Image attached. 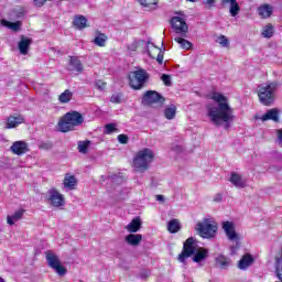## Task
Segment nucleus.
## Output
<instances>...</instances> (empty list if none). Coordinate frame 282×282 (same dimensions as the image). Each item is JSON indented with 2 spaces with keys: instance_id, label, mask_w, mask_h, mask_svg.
Instances as JSON below:
<instances>
[{
  "instance_id": "nucleus-33",
  "label": "nucleus",
  "mask_w": 282,
  "mask_h": 282,
  "mask_svg": "<svg viewBox=\"0 0 282 282\" xmlns=\"http://www.w3.org/2000/svg\"><path fill=\"white\" fill-rule=\"evenodd\" d=\"M174 41L181 45L182 50H191L193 47V43H191V41L186 40L184 36H176L174 37Z\"/></svg>"
},
{
  "instance_id": "nucleus-29",
  "label": "nucleus",
  "mask_w": 282,
  "mask_h": 282,
  "mask_svg": "<svg viewBox=\"0 0 282 282\" xmlns=\"http://www.w3.org/2000/svg\"><path fill=\"white\" fill-rule=\"evenodd\" d=\"M167 230L171 232V235H175L176 232H180L182 230V226L180 225V220L172 219L167 223Z\"/></svg>"
},
{
  "instance_id": "nucleus-37",
  "label": "nucleus",
  "mask_w": 282,
  "mask_h": 282,
  "mask_svg": "<svg viewBox=\"0 0 282 282\" xmlns=\"http://www.w3.org/2000/svg\"><path fill=\"white\" fill-rule=\"evenodd\" d=\"M94 43L95 45H98V47H105L107 43V35H105V33H98L94 39Z\"/></svg>"
},
{
  "instance_id": "nucleus-3",
  "label": "nucleus",
  "mask_w": 282,
  "mask_h": 282,
  "mask_svg": "<svg viewBox=\"0 0 282 282\" xmlns=\"http://www.w3.org/2000/svg\"><path fill=\"white\" fill-rule=\"evenodd\" d=\"M149 80H151V74L142 67H135L134 70L128 73V85L134 91L144 89L149 85Z\"/></svg>"
},
{
  "instance_id": "nucleus-48",
  "label": "nucleus",
  "mask_w": 282,
  "mask_h": 282,
  "mask_svg": "<svg viewBox=\"0 0 282 282\" xmlns=\"http://www.w3.org/2000/svg\"><path fill=\"white\" fill-rule=\"evenodd\" d=\"M33 3L37 8H43V6H45V3H47V1L46 0H33Z\"/></svg>"
},
{
  "instance_id": "nucleus-19",
  "label": "nucleus",
  "mask_w": 282,
  "mask_h": 282,
  "mask_svg": "<svg viewBox=\"0 0 282 282\" xmlns=\"http://www.w3.org/2000/svg\"><path fill=\"white\" fill-rule=\"evenodd\" d=\"M126 243L128 246H133L134 248H138L140 243H142V235L140 234H129L124 237Z\"/></svg>"
},
{
  "instance_id": "nucleus-41",
  "label": "nucleus",
  "mask_w": 282,
  "mask_h": 282,
  "mask_svg": "<svg viewBox=\"0 0 282 282\" xmlns=\"http://www.w3.org/2000/svg\"><path fill=\"white\" fill-rule=\"evenodd\" d=\"M219 41V45H221V47H229L230 46V41H228V37H226V35H220L218 37Z\"/></svg>"
},
{
  "instance_id": "nucleus-38",
  "label": "nucleus",
  "mask_w": 282,
  "mask_h": 282,
  "mask_svg": "<svg viewBox=\"0 0 282 282\" xmlns=\"http://www.w3.org/2000/svg\"><path fill=\"white\" fill-rule=\"evenodd\" d=\"M91 144V141L86 140V141H79L77 149L80 153H87V151H89V145Z\"/></svg>"
},
{
  "instance_id": "nucleus-44",
  "label": "nucleus",
  "mask_w": 282,
  "mask_h": 282,
  "mask_svg": "<svg viewBox=\"0 0 282 282\" xmlns=\"http://www.w3.org/2000/svg\"><path fill=\"white\" fill-rule=\"evenodd\" d=\"M52 147H53L52 142L47 141V142L40 143L39 149H42L44 151H50Z\"/></svg>"
},
{
  "instance_id": "nucleus-27",
  "label": "nucleus",
  "mask_w": 282,
  "mask_h": 282,
  "mask_svg": "<svg viewBox=\"0 0 282 282\" xmlns=\"http://www.w3.org/2000/svg\"><path fill=\"white\" fill-rule=\"evenodd\" d=\"M23 215H25V209L17 210L12 216L7 217V224H9V226H14V221L23 219Z\"/></svg>"
},
{
  "instance_id": "nucleus-24",
  "label": "nucleus",
  "mask_w": 282,
  "mask_h": 282,
  "mask_svg": "<svg viewBox=\"0 0 282 282\" xmlns=\"http://www.w3.org/2000/svg\"><path fill=\"white\" fill-rule=\"evenodd\" d=\"M205 259H208V249L206 248H198L196 249L193 261L194 263H202Z\"/></svg>"
},
{
  "instance_id": "nucleus-14",
  "label": "nucleus",
  "mask_w": 282,
  "mask_h": 282,
  "mask_svg": "<svg viewBox=\"0 0 282 282\" xmlns=\"http://www.w3.org/2000/svg\"><path fill=\"white\" fill-rule=\"evenodd\" d=\"M223 230H225V234L229 241H238L239 235H237V231L235 230V223L228 220L224 221Z\"/></svg>"
},
{
  "instance_id": "nucleus-1",
  "label": "nucleus",
  "mask_w": 282,
  "mask_h": 282,
  "mask_svg": "<svg viewBox=\"0 0 282 282\" xmlns=\"http://www.w3.org/2000/svg\"><path fill=\"white\" fill-rule=\"evenodd\" d=\"M213 100L218 104V107L208 106L207 116L216 127H219L221 122H231V120H235L232 108L230 107V104H228V97L215 93L213 95Z\"/></svg>"
},
{
  "instance_id": "nucleus-8",
  "label": "nucleus",
  "mask_w": 282,
  "mask_h": 282,
  "mask_svg": "<svg viewBox=\"0 0 282 282\" xmlns=\"http://www.w3.org/2000/svg\"><path fill=\"white\" fill-rule=\"evenodd\" d=\"M195 246H197V240L193 237H189L184 241L183 250L178 254V258H177L180 263H186V259H188V258L193 257V254H195V252L197 250V248Z\"/></svg>"
},
{
  "instance_id": "nucleus-31",
  "label": "nucleus",
  "mask_w": 282,
  "mask_h": 282,
  "mask_svg": "<svg viewBox=\"0 0 282 282\" xmlns=\"http://www.w3.org/2000/svg\"><path fill=\"white\" fill-rule=\"evenodd\" d=\"M72 98H74V93H72L69 89H66L58 96V101L62 105H67Z\"/></svg>"
},
{
  "instance_id": "nucleus-10",
  "label": "nucleus",
  "mask_w": 282,
  "mask_h": 282,
  "mask_svg": "<svg viewBox=\"0 0 282 282\" xmlns=\"http://www.w3.org/2000/svg\"><path fill=\"white\" fill-rule=\"evenodd\" d=\"M171 25L176 34L181 36H188V24H186V20L180 17H173L171 19Z\"/></svg>"
},
{
  "instance_id": "nucleus-53",
  "label": "nucleus",
  "mask_w": 282,
  "mask_h": 282,
  "mask_svg": "<svg viewBox=\"0 0 282 282\" xmlns=\"http://www.w3.org/2000/svg\"><path fill=\"white\" fill-rule=\"evenodd\" d=\"M187 1H189L191 3H195L197 0H187Z\"/></svg>"
},
{
  "instance_id": "nucleus-46",
  "label": "nucleus",
  "mask_w": 282,
  "mask_h": 282,
  "mask_svg": "<svg viewBox=\"0 0 282 282\" xmlns=\"http://www.w3.org/2000/svg\"><path fill=\"white\" fill-rule=\"evenodd\" d=\"M139 44L138 42H132L130 45H128L129 52H138Z\"/></svg>"
},
{
  "instance_id": "nucleus-40",
  "label": "nucleus",
  "mask_w": 282,
  "mask_h": 282,
  "mask_svg": "<svg viewBox=\"0 0 282 282\" xmlns=\"http://www.w3.org/2000/svg\"><path fill=\"white\" fill-rule=\"evenodd\" d=\"M118 128H116V123H107L105 126L106 135H111V133H118Z\"/></svg>"
},
{
  "instance_id": "nucleus-16",
  "label": "nucleus",
  "mask_w": 282,
  "mask_h": 282,
  "mask_svg": "<svg viewBox=\"0 0 282 282\" xmlns=\"http://www.w3.org/2000/svg\"><path fill=\"white\" fill-rule=\"evenodd\" d=\"M10 149L14 155H25V153L30 151V148L25 141H15Z\"/></svg>"
},
{
  "instance_id": "nucleus-20",
  "label": "nucleus",
  "mask_w": 282,
  "mask_h": 282,
  "mask_svg": "<svg viewBox=\"0 0 282 282\" xmlns=\"http://www.w3.org/2000/svg\"><path fill=\"white\" fill-rule=\"evenodd\" d=\"M279 113L281 112L276 108L269 109L264 115H262L261 120L262 122H268V120L279 122Z\"/></svg>"
},
{
  "instance_id": "nucleus-47",
  "label": "nucleus",
  "mask_w": 282,
  "mask_h": 282,
  "mask_svg": "<svg viewBox=\"0 0 282 282\" xmlns=\"http://www.w3.org/2000/svg\"><path fill=\"white\" fill-rule=\"evenodd\" d=\"M96 87H98V89H105L107 87V84L105 82H102V79H98L96 82Z\"/></svg>"
},
{
  "instance_id": "nucleus-36",
  "label": "nucleus",
  "mask_w": 282,
  "mask_h": 282,
  "mask_svg": "<svg viewBox=\"0 0 282 282\" xmlns=\"http://www.w3.org/2000/svg\"><path fill=\"white\" fill-rule=\"evenodd\" d=\"M140 6L148 8L149 10H155L160 0H138Z\"/></svg>"
},
{
  "instance_id": "nucleus-22",
  "label": "nucleus",
  "mask_w": 282,
  "mask_h": 282,
  "mask_svg": "<svg viewBox=\"0 0 282 282\" xmlns=\"http://www.w3.org/2000/svg\"><path fill=\"white\" fill-rule=\"evenodd\" d=\"M25 119H23V116H9L7 119V129H15L18 124H23Z\"/></svg>"
},
{
  "instance_id": "nucleus-12",
  "label": "nucleus",
  "mask_w": 282,
  "mask_h": 282,
  "mask_svg": "<svg viewBox=\"0 0 282 282\" xmlns=\"http://www.w3.org/2000/svg\"><path fill=\"white\" fill-rule=\"evenodd\" d=\"M85 67L78 56H69L67 70L72 74H83Z\"/></svg>"
},
{
  "instance_id": "nucleus-5",
  "label": "nucleus",
  "mask_w": 282,
  "mask_h": 282,
  "mask_svg": "<svg viewBox=\"0 0 282 282\" xmlns=\"http://www.w3.org/2000/svg\"><path fill=\"white\" fill-rule=\"evenodd\" d=\"M155 160V154L149 148H144L137 153L133 159V167L138 173H145L151 166V162Z\"/></svg>"
},
{
  "instance_id": "nucleus-15",
  "label": "nucleus",
  "mask_w": 282,
  "mask_h": 282,
  "mask_svg": "<svg viewBox=\"0 0 282 282\" xmlns=\"http://www.w3.org/2000/svg\"><path fill=\"white\" fill-rule=\"evenodd\" d=\"M229 182L235 186L236 188H246L248 186V181L241 176V174L237 172H232L229 177Z\"/></svg>"
},
{
  "instance_id": "nucleus-39",
  "label": "nucleus",
  "mask_w": 282,
  "mask_h": 282,
  "mask_svg": "<svg viewBox=\"0 0 282 282\" xmlns=\"http://www.w3.org/2000/svg\"><path fill=\"white\" fill-rule=\"evenodd\" d=\"M110 102L113 105H122V93H115L110 97Z\"/></svg>"
},
{
  "instance_id": "nucleus-7",
  "label": "nucleus",
  "mask_w": 282,
  "mask_h": 282,
  "mask_svg": "<svg viewBox=\"0 0 282 282\" xmlns=\"http://www.w3.org/2000/svg\"><path fill=\"white\" fill-rule=\"evenodd\" d=\"M45 254L48 268H52L58 276H65L67 274V269L61 263V258L52 252V250H47Z\"/></svg>"
},
{
  "instance_id": "nucleus-23",
  "label": "nucleus",
  "mask_w": 282,
  "mask_h": 282,
  "mask_svg": "<svg viewBox=\"0 0 282 282\" xmlns=\"http://www.w3.org/2000/svg\"><path fill=\"white\" fill-rule=\"evenodd\" d=\"M140 228H142V220L140 217L133 218L127 226L126 230L130 234L139 232Z\"/></svg>"
},
{
  "instance_id": "nucleus-18",
  "label": "nucleus",
  "mask_w": 282,
  "mask_h": 282,
  "mask_svg": "<svg viewBox=\"0 0 282 282\" xmlns=\"http://www.w3.org/2000/svg\"><path fill=\"white\" fill-rule=\"evenodd\" d=\"M223 6H230L229 7V14L231 17H237L239 12H241V7H239V2L237 0H220Z\"/></svg>"
},
{
  "instance_id": "nucleus-28",
  "label": "nucleus",
  "mask_w": 282,
  "mask_h": 282,
  "mask_svg": "<svg viewBox=\"0 0 282 282\" xmlns=\"http://www.w3.org/2000/svg\"><path fill=\"white\" fill-rule=\"evenodd\" d=\"M1 23L2 25H4V28H9V30H12V32H19L21 30V26L23 25L21 21L10 22L8 20H2Z\"/></svg>"
},
{
  "instance_id": "nucleus-9",
  "label": "nucleus",
  "mask_w": 282,
  "mask_h": 282,
  "mask_svg": "<svg viewBox=\"0 0 282 282\" xmlns=\"http://www.w3.org/2000/svg\"><path fill=\"white\" fill-rule=\"evenodd\" d=\"M142 102L143 105H148V107H153V105L162 107L166 102V98L155 90H147L143 94Z\"/></svg>"
},
{
  "instance_id": "nucleus-25",
  "label": "nucleus",
  "mask_w": 282,
  "mask_h": 282,
  "mask_svg": "<svg viewBox=\"0 0 282 282\" xmlns=\"http://www.w3.org/2000/svg\"><path fill=\"white\" fill-rule=\"evenodd\" d=\"M272 7L270 4H263L258 8V14L261 19H270L272 17Z\"/></svg>"
},
{
  "instance_id": "nucleus-17",
  "label": "nucleus",
  "mask_w": 282,
  "mask_h": 282,
  "mask_svg": "<svg viewBox=\"0 0 282 282\" xmlns=\"http://www.w3.org/2000/svg\"><path fill=\"white\" fill-rule=\"evenodd\" d=\"M31 45L32 39L25 37V35H21L20 42L18 43V50L20 51V54H22V56H28V52Z\"/></svg>"
},
{
  "instance_id": "nucleus-26",
  "label": "nucleus",
  "mask_w": 282,
  "mask_h": 282,
  "mask_svg": "<svg viewBox=\"0 0 282 282\" xmlns=\"http://www.w3.org/2000/svg\"><path fill=\"white\" fill-rule=\"evenodd\" d=\"M73 26H75L76 30H85L87 28V18L85 15H76L73 21Z\"/></svg>"
},
{
  "instance_id": "nucleus-6",
  "label": "nucleus",
  "mask_w": 282,
  "mask_h": 282,
  "mask_svg": "<svg viewBox=\"0 0 282 282\" xmlns=\"http://www.w3.org/2000/svg\"><path fill=\"white\" fill-rule=\"evenodd\" d=\"M196 230L203 239H213L217 235V225L212 224L208 219H204V221L197 223Z\"/></svg>"
},
{
  "instance_id": "nucleus-34",
  "label": "nucleus",
  "mask_w": 282,
  "mask_h": 282,
  "mask_svg": "<svg viewBox=\"0 0 282 282\" xmlns=\"http://www.w3.org/2000/svg\"><path fill=\"white\" fill-rule=\"evenodd\" d=\"M176 113H177V107H175V105H170L164 110V116L166 120H173Z\"/></svg>"
},
{
  "instance_id": "nucleus-50",
  "label": "nucleus",
  "mask_w": 282,
  "mask_h": 282,
  "mask_svg": "<svg viewBox=\"0 0 282 282\" xmlns=\"http://www.w3.org/2000/svg\"><path fill=\"white\" fill-rule=\"evenodd\" d=\"M223 199H224V196H223L221 194H217V195L215 196V198H214V202H216V203L219 204V202H223Z\"/></svg>"
},
{
  "instance_id": "nucleus-32",
  "label": "nucleus",
  "mask_w": 282,
  "mask_h": 282,
  "mask_svg": "<svg viewBox=\"0 0 282 282\" xmlns=\"http://www.w3.org/2000/svg\"><path fill=\"white\" fill-rule=\"evenodd\" d=\"M76 184H77L76 176L66 174V176L64 177L65 188H69L70 191H74Z\"/></svg>"
},
{
  "instance_id": "nucleus-51",
  "label": "nucleus",
  "mask_w": 282,
  "mask_h": 282,
  "mask_svg": "<svg viewBox=\"0 0 282 282\" xmlns=\"http://www.w3.org/2000/svg\"><path fill=\"white\" fill-rule=\"evenodd\" d=\"M278 140L280 141V144L282 147V129L276 130Z\"/></svg>"
},
{
  "instance_id": "nucleus-52",
  "label": "nucleus",
  "mask_w": 282,
  "mask_h": 282,
  "mask_svg": "<svg viewBox=\"0 0 282 282\" xmlns=\"http://www.w3.org/2000/svg\"><path fill=\"white\" fill-rule=\"evenodd\" d=\"M156 200L158 202H164V196L163 195H156Z\"/></svg>"
},
{
  "instance_id": "nucleus-2",
  "label": "nucleus",
  "mask_w": 282,
  "mask_h": 282,
  "mask_svg": "<svg viewBox=\"0 0 282 282\" xmlns=\"http://www.w3.org/2000/svg\"><path fill=\"white\" fill-rule=\"evenodd\" d=\"M85 122V117L83 113L73 110L66 112L57 122V129L61 133H69V131H75L76 127H80Z\"/></svg>"
},
{
  "instance_id": "nucleus-49",
  "label": "nucleus",
  "mask_w": 282,
  "mask_h": 282,
  "mask_svg": "<svg viewBox=\"0 0 282 282\" xmlns=\"http://www.w3.org/2000/svg\"><path fill=\"white\" fill-rule=\"evenodd\" d=\"M17 19H21L22 17H25V9L21 8L15 12Z\"/></svg>"
},
{
  "instance_id": "nucleus-42",
  "label": "nucleus",
  "mask_w": 282,
  "mask_h": 282,
  "mask_svg": "<svg viewBox=\"0 0 282 282\" xmlns=\"http://www.w3.org/2000/svg\"><path fill=\"white\" fill-rule=\"evenodd\" d=\"M117 140H118L119 144H129V135H127V134H119L117 137Z\"/></svg>"
},
{
  "instance_id": "nucleus-13",
  "label": "nucleus",
  "mask_w": 282,
  "mask_h": 282,
  "mask_svg": "<svg viewBox=\"0 0 282 282\" xmlns=\"http://www.w3.org/2000/svg\"><path fill=\"white\" fill-rule=\"evenodd\" d=\"M148 54L150 58H153L159 63V65H162L164 63V51H162L160 47L155 46L154 44H150L148 46Z\"/></svg>"
},
{
  "instance_id": "nucleus-35",
  "label": "nucleus",
  "mask_w": 282,
  "mask_h": 282,
  "mask_svg": "<svg viewBox=\"0 0 282 282\" xmlns=\"http://www.w3.org/2000/svg\"><path fill=\"white\" fill-rule=\"evenodd\" d=\"M262 36L263 39H272L274 36V25L272 23L267 24L262 29Z\"/></svg>"
},
{
  "instance_id": "nucleus-30",
  "label": "nucleus",
  "mask_w": 282,
  "mask_h": 282,
  "mask_svg": "<svg viewBox=\"0 0 282 282\" xmlns=\"http://www.w3.org/2000/svg\"><path fill=\"white\" fill-rule=\"evenodd\" d=\"M216 263H217V265H219L220 270H226L228 268V265H230V258H228L224 254H219L216 258Z\"/></svg>"
},
{
  "instance_id": "nucleus-21",
  "label": "nucleus",
  "mask_w": 282,
  "mask_h": 282,
  "mask_svg": "<svg viewBox=\"0 0 282 282\" xmlns=\"http://www.w3.org/2000/svg\"><path fill=\"white\" fill-rule=\"evenodd\" d=\"M253 263L254 258L250 253H246L238 262V268L239 270H248V268H250V265Z\"/></svg>"
},
{
  "instance_id": "nucleus-4",
  "label": "nucleus",
  "mask_w": 282,
  "mask_h": 282,
  "mask_svg": "<svg viewBox=\"0 0 282 282\" xmlns=\"http://www.w3.org/2000/svg\"><path fill=\"white\" fill-rule=\"evenodd\" d=\"M281 87V84L279 82H271L267 85H260L258 86L257 94L259 101L264 107H270L274 104V100H276V91Z\"/></svg>"
},
{
  "instance_id": "nucleus-43",
  "label": "nucleus",
  "mask_w": 282,
  "mask_h": 282,
  "mask_svg": "<svg viewBox=\"0 0 282 282\" xmlns=\"http://www.w3.org/2000/svg\"><path fill=\"white\" fill-rule=\"evenodd\" d=\"M161 80L164 83L165 87H171V75L163 74Z\"/></svg>"
},
{
  "instance_id": "nucleus-45",
  "label": "nucleus",
  "mask_w": 282,
  "mask_h": 282,
  "mask_svg": "<svg viewBox=\"0 0 282 282\" xmlns=\"http://www.w3.org/2000/svg\"><path fill=\"white\" fill-rule=\"evenodd\" d=\"M203 3L208 10H212V8H215L216 0H203Z\"/></svg>"
},
{
  "instance_id": "nucleus-11",
  "label": "nucleus",
  "mask_w": 282,
  "mask_h": 282,
  "mask_svg": "<svg viewBox=\"0 0 282 282\" xmlns=\"http://www.w3.org/2000/svg\"><path fill=\"white\" fill-rule=\"evenodd\" d=\"M47 200L50 202L51 206L54 208H59V206H65V196L58 193L56 188H51L47 192Z\"/></svg>"
}]
</instances>
